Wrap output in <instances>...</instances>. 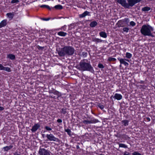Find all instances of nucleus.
Returning a JSON list of instances; mask_svg holds the SVG:
<instances>
[{
    "label": "nucleus",
    "instance_id": "nucleus-1",
    "mask_svg": "<svg viewBox=\"0 0 155 155\" xmlns=\"http://www.w3.org/2000/svg\"><path fill=\"white\" fill-rule=\"evenodd\" d=\"M74 48L71 46H65L63 48L59 49L58 53L60 57H64L66 55H71L74 53Z\"/></svg>",
    "mask_w": 155,
    "mask_h": 155
},
{
    "label": "nucleus",
    "instance_id": "nucleus-2",
    "mask_svg": "<svg viewBox=\"0 0 155 155\" xmlns=\"http://www.w3.org/2000/svg\"><path fill=\"white\" fill-rule=\"evenodd\" d=\"M78 68L83 71H87L92 73L94 72V68L90 62L87 61V60L85 59L81 61L79 63Z\"/></svg>",
    "mask_w": 155,
    "mask_h": 155
},
{
    "label": "nucleus",
    "instance_id": "nucleus-3",
    "mask_svg": "<svg viewBox=\"0 0 155 155\" xmlns=\"http://www.w3.org/2000/svg\"><path fill=\"white\" fill-rule=\"evenodd\" d=\"M125 8H129L135 4L140 2L142 0H115Z\"/></svg>",
    "mask_w": 155,
    "mask_h": 155
},
{
    "label": "nucleus",
    "instance_id": "nucleus-4",
    "mask_svg": "<svg viewBox=\"0 0 155 155\" xmlns=\"http://www.w3.org/2000/svg\"><path fill=\"white\" fill-rule=\"evenodd\" d=\"M153 30V28L148 25H144L140 29L141 34L144 36H150L154 37V35L151 33V31Z\"/></svg>",
    "mask_w": 155,
    "mask_h": 155
},
{
    "label": "nucleus",
    "instance_id": "nucleus-5",
    "mask_svg": "<svg viewBox=\"0 0 155 155\" xmlns=\"http://www.w3.org/2000/svg\"><path fill=\"white\" fill-rule=\"evenodd\" d=\"M46 137L50 141H54L58 142L59 139L58 138L55 137L52 134H47Z\"/></svg>",
    "mask_w": 155,
    "mask_h": 155
},
{
    "label": "nucleus",
    "instance_id": "nucleus-6",
    "mask_svg": "<svg viewBox=\"0 0 155 155\" xmlns=\"http://www.w3.org/2000/svg\"><path fill=\"white\" fill-rule=\"evenodd\" d=\"M39 153L40 155H50L49 151L43 148L39 149Z\"/></svg>",
    "mask_w": 155,
    "mask_h": 155
},
{
    "label": "nucleus",
    "instance_id": "nucleus-7",
    "mask_svg": "<svg viewBox=\"0 0 155 155\" xmlns=\"http://www.w3.org/2000/svg\"><path fill=\"white\" fill-rule=\"evenodd\" d=\"M117 59L119 61L120 64H124L125 66L126 67L128 66V65L129 64L125 61H129L128 59L120 58H117Z\"/></svg>",
    "mask_w": 155,
    "mask_h": 155
},
{
    "label": "nucleus",
    "instance_id": "nucleus-8",
    "mask_svg": "<svg viewBox=\"0 0 155 155\" xmlns=\"http://www.w3.org/2000/svg\"><path fill=\"white\" fill-rule=\"evenodd\" d=\"M40 127V125L39 123L35 124L31 129V130L32 133H35Z\"/></svg>",
    "mask_w": 155,
    "mask_h": 155
},
{
    "label": "nucleus",
    "instance_id": "nucleus-9",
    "mask_svg": "<svg viewBox=\"0 0 155 155\" xmlns=\"http://www.w3.org/2000/svg\"><path fill=\"white\" fill-rule=\"evenodd\" d=\"M7 20L5 19L2 20L0 23V28L6 26L7 25Z\"/></svg>",
    "mask_w": 155,
    "mask_h": 155
},
{
    "label": "nucleus",
    "instance_id": "nucleus-10",
    "mask_svg": "<svg viewBox=\"0 0 155 155\" xmlns=\"http://www.w3.org/2000/svg\"><path fill=\"white\" fill-rule=\"evenodd\" d=\"M87 15L90 16V12L86 11L81 14L79 15L80 18H83Z\"/></svg>",
    "mask_w": 155,
    "mask_h": 155
},
{
    "label": "nucleus",
    "instance_id": "nucleus-11",
    "mask_svg": "<svg viewBox=\"0 0 155 155\" xmlns=\"http://www.w3.org/2000/svg\"><path fill=\"white\" fill-rule=\"evenodd\" d=\"M114 98L117 100H120L122 98V96L120 94L116 93L114 94Z\"/></svg>",
    "mask_w": 155,
    "mask_h": 155
},
{
    "label": "nucleus",
    "instance_id": "nucleus-12",
    "mask_svg": "<svg viewBox=\"0 0 155 155\" xmlns=\"http://www.w3.org/2000/svg\"><path fill=\"white\" fill-rule=\"evenodd\" d=\"M68 109L65 107H64L61 108L60 110V113L61 114L64 115L67 113Z\"/></svg>",
    "mask_w": 155,
    "mask_h": 155
},
{
    "label": "nucleus",
    "instance_id": "nucleus-13",
    "mask_svg": "<svg viewBox=\"0 0 155 155\" xmlns=\"http://www.w3.org/2000/svg\"><path fill=\"white\" fill-rule=\"evenodd\" d=\"M7 58L9 59L13 60L15 59V56L14 54H9L7 55Z\"/></svg>",
    "mask_w": 155,
    "mask_h": 155
},
{
    "label": "nucleus",
    "instance_id": "nucleus-14",
    "mask_svg": "<svg viewBox=\"0 0 155 155\" xmlns=\"http://www.w3.org/2000/svg\"><path fill=\"white\" fill-rule=\"evenodd\" d=\"M92 41L93 42H95L96 44L98 43H100L102 42L103 41L98 38H93L92 39Z\"/></svg>",
    "mask_w": 155,
    "mask_h": 155
},
{
    "label": "nucleus",
    "instance_id": "nucleus-15",
    "mask_svg": "<svg viewBox=\"0 0 155 155\" xmlns=\"http://www.w3.org/2000/svg\"><path fill=\"white\" fill-rule=\"evenodd\" d=\"M129 120H124L121 121V123L123 124L122 126L125 127L129 125Z\"/></svg>",
    "mask_w": 155,
    "mask_h": 155
},
{
    "label": "nucleus",
    "instance_id": "nucleus-16",
    "mask_svg": "<svg viewBox=\"0 0 155 155\" xmlns=\"http://www.w3.org/2000/svg\"><path fill=\"white\" fill-rule=\"evenodd\" d=\"M13 147V146L12 145H10L9 146H6L5 147H4L3 148V149L4 151H8L9 150L12 149Z\"/></svg>",
    "mask_w": 155,
    "mask_h": 155
},
{
    "label": "nucleus",
    "instance_id": "nucleus-17",
    "mask_svg": "<svg viewBox=\"0 0 155 155\" xmlns=\"http://www.w3.org/2000/svg\"><path fill=\"white\" fill-rule=\"evenodd\" d=\"M99 35L100 37L104 38H106L107 37L106 33L104 31H102L99 32Z\"/></svg>",
    "mask_w": 155,
    "mask_h": 155
},
{
    "label": "nucleus",
    "instance_id": "nucleus-18",
    "mask_svg": "<svg viewBox=\"0 0 155 155\" xmlns=\"http://www.w3.org/2000/svg\"><path fill=\"white\" fill-rule=\"evenodd\" d=\"M6 16L10 19H12L13 18L14 16V14L13 12L8 13L6 14Z\"/></svg>",
    "mask_w": 155,
    "mask_h": 155
},
{
    "label": "nucleus",
    "instance_id": "nucleus-19",
    "mask_svg": "<svg viewBox=\"0 0 155 155\" xmlns=\"http://www.w3.org/2000/svg\"><path fill=\"white\" fill-rule=\"evenodd\" d=\"M97 24V22L95 21H92L90 23V26L91 28L95 27Z\"/></svg>",
    "mask_w": 155,
    "mask_h": 155
},
{
    "label": "nucleus",
    "instance_id": "nucleus-20",
    "mask_svg": "<svg viewBox=\"0 0 155 155\" xmlns=\"http://www.w3.org/2000/svg\"><path fill=\"white\" fill-rule=\"evenodd\" d=\"M53 94L54 95H56L58 97H61L62 96L61 93L56 90H54V92H53Z\"/></svg>",
    "mask_w": 155,
    "mask_h": 155
},
{
    "label": "nucleus",
    "instance_id": "nucleus-21",
    "mask_svg": "<svg viewBox=\"0 0 155 155\" xmlns=\"http://www.w3.org/2000/svg\"><path fill=\"white\" fill-rule=\"evenodd\" d=\"M90 120L91 124H95L99 122V121L98 119H95L94 117L91 118Z\"/></svg>",
    "mask_w": 155,
    "mask_h": 155
},
{
    "label": "nucleus",
    "instance_id": "nucleus-22",
    "mask_svg": "<svg viewBox=\"0 0 155 155\" xmlns=\"http://www.w3.org/2000/svg\"><path fill=\"white\" fill-rule=\"evenodd\" d=\"M57 34L59 36L64 37L66 35H67V33L66 32L61 31L58 32Z\"/></svg>",
    "mask_w": 155,
    "mask_h": 155
},
{
    "label": "nucleus",
    "instance_id": "nucleus-23",
    "mask_svg": "<svg viewBox=\"0 0 155 155\" xmlns=\"http://www.w3.org/2000/svg\"><path fill=\"white\" fill-rule=\"evenodd\" d=\"M64 130L70 136H71V131L70 129L69 128L66 129V128L64 127Z\"/></svg>",
    "mask_w": 155,
    "mask_h": 155
},
{
    "label": "nucleus",
    "instance_id": "nucleus-24",
    "mask_svg": "<svg viewBox=\"0 0 155 155\" xmlns=\"http://www.w3.org/2000/svg\"><path fill=\"white\" fill-rule=\"evenodd\" d=\"M151 9L150 7H145L143 8H142V11L143 12H147L148 11L150 10Z\"/></svg>",
    "mask_w": 155,
    "mask_h": 155
},
{
    "label": "nucleus",
    "instance_id": "nucleus-25",
    "mask_svg": "<svg viewBox=\"0 0 155 155\" xmlns=\"http://www.w3.org/2000/svg\"><path fill=\"white\" fill-rule=\"evenodd\" d=\"M54 8L57 10H61L63 9V7L62 5H58L55 6Z\"/></svg>",
    "mask_w": 155,
    "mask_h": 155
},
{
    "label": "nucleus",
    "instance_id": "nucleus-26",
    "mask_svg": "<svg viewBox=\"0 0 155 155\" xmlns=\"http://www.w3.org/2000/svg\"><path fill=\"white\" fill-rule=\"evenodd\" d=\"M116 59L115 58H113L112 57H108L107 61L110 62L115 61H116Z\"/></svg>",
    "mask_w": 155,
    "mask_h": 155
},
{
    "label": "nucleus",
    "instance_id": "nucleus-27",
    "mask_svg": "<svg viewBox=\"0 0 155 155\" xmlns=\"http://www.w3.org/2000/svg\"><path fill=\"white\" fill-rule=\"evenodd\" d=\"M132 57V54L129 52H127L126 54V57L128 58H130Z\"/></svg>",
    "mask_w": 155,
    "mask_h": 155
},
{
    "label": "nucleus",
    "instance_id": "nucleus-28",
    "mask_svg": "<svg viewBox=\"0 0 155 155\" xmlns=\"http://www.w3.org/2000/svg\"><path fill=\"white\" fill-rule=\"evenodd\" d=\"M49 98H53L54 99H58V100H59V97H58L57 96H54V95H53L52 94V95H50L49 96Z\"/></svg>",
    "mask_w": 155,
    "mask_h": 155
},
{
    "label": "nucleus",
    "instance_id": "nucleus-29",
    "mask_svg": "<svg viewBox=\"0 0 155 155\" xmlns=\"http://www.w3.org/2000/svg\"><path fill=\"white\" fill-rule=\"evenodd\" d=\"M45 129L46 130H45L44 132V133H45V132L48 131H51L52 130V129L48 126H45Z\"/></svg>",
    "mask_w": 155,
    "mask_h": 155
},
{
    "label": "nucleus",
    "instance_id": "nucleus-30",
    "mask_svg": "<svg viewBox=\"0 0 155 155\" xmlns=\"http://www.w3.org/2000/svg\"><path fill=\"white\" fill-rule=\"evenodd\" d=\"M119 147H123L124 148H127V145H126L124 144L123 143H119Z\"/></svg>",
    "mask_w": 155,
    "mask_h": 155
},
{
    "label": "nucleus",
    "instance_id": "nucleus-31",
    "mask_svg": "<svg viewBox=\"0 0 155 155\" xmlns=\"http://www.w3.org/2000/svg\"><path fill=\"white\" fill-rule=\"evenodd\" d=\"M3 70L8 72H10L11 71L10 68L8 67H5Z\"/></svg>",
    "mask_w": 155,
    "mask_h": 155
},
{
    "label": "nucleus",
    "instance_id": "nucleus-32",
    "mask_svg": "<svg viewBox=\"0 0 155 155\" xmlns=\"http://www.w3.org/2000/svg\"><path fill=\"white\" fill-rule=\"evenodd\" d=\"M129 19L128 18H125L123 20V22L127 24L129 22Z\"/></svg>",
    "mask_w": 155,
    "mask_h": 155
},
{
    "label": "nucleus",
    "instance_id": "nucleus-33",
    "mask_svg": "<svg viewBox=\"0 0 155 155\" xmlns=\"http://www.w3.org/2000/svg\"><path fill=\"white\" fill-rule=\"evenodd\" d=\"M83 123L85 124H91L90 120H84L83 121Z\"/></svg>",
    "mask_w": 155,
    "mask_h": 155
},
{
    "label": "nucleus",
    "instance_id": "nucleus-34",
    "mask_svg": "<svg viewBox=\"0 0 155 155\" xmlns=\"http://www.w3.org/2000/svg\"><path fill=\"white\" fill-rule=\"evenodd\" d=\"M97 67L101 69H103L104 68V66L101 63H99L97 65Z\"/></svg>",
    "mask_w": 155,
    "mask_h": 155
},
{
    "label": "nucleus",
    "instance_id": "nucleus-35",
    "mask_svg": "<svg viewBox=\"0 0 155 155\" xmlns=\"http://www.w3.org/2000/svg\"><path fill=\"white\" fill-rule=\"evenodd\" d=\"M97 106L101 110H103L104 108L103 105L101 103L98 104L97 105Z\"/></svg>",
    "mask_w": 155,
    "mask_h": 155
},
{
    "label": "nucleus",
    "instance_id": "nucleus-36",
    "mask_svg": "<svg viewBox=\"0 0 155 155\" xmlns=\"http://www.w3.org/2000/svg\"><path fill=\"white\" fill-rule=\"evenodd\" d=\"M37 48L39 50H41V51L43 50L44 49V47L38 45L37 46Z\"/></svg>",
    "mask_w": 155,
    "mask_h": 155
},
{
    "label": "nucleus",
    "instance_id": "nucleus-37",
    "mask_svg": "<svg viewBox=\"0 0 155 155\" xmlns=\"http://www.w3.org/2000/svg\"><path fill=\"white\" fill-rule=\"evenodd\" d=\"M129 29V28L127 27H125L123 29V30L124 32H128Z\"/></svg>",
    "mask_w": 155,
    "mask_h": 155
},
{
    "label": "nucleus",
    "instance_id": "nucleus-38",
    "mask_svg": "<svg viewBox=\"0 0 155 155\" xmlns=\"http://www.w3.org/2000/svg\"><path fill=\"white\" fill-rule=\"evenodd\" d=\"M67 29V26L66 25H64L63 26H62L61 29V30H62L64 31H66Z\"/></svg>",
    "mask_w": 155,
    "mask_h": 155
},
{
    "label": "nucleus",
    "instance_id": "nucleus-39",
    "mask_svg": "<svg viewBox=\"0 0 155 155\" xmlns=\"http://www.w3.org/2000/svg\"><path fill=\"white\" fill-rule=\"evenodd\" d=\"M132 155H142L137 151H135L132 153Z\"/></svg>",
    "mask_w": 155,
    "mask_h": 155
},
{
    "label": "nucleus",
    "instance_id": "nucleus-40",
    "mask_svg": "<svg viewBox=\"0 0 155 155\" xmlns=\"http://www.w3.org/2000/svg\"><path fill=\"white\" fill-rule=\"evenodd\" d=\"M57 122L59 123V125H61L62 124V120L61 119H58L57 120Z\"/></svg>",
    "mask_w": 155,
    "mask_h": 155
},
{
    "label": "nucleus",
    "instance_id": "nucleus-41",
    "mask_svg": "<svg viewBox=\"0 0 155 155\" xmlns=\"http://www.w3.org/2000/svg\"><path fill=\"white\" fill-rule=\"evenodd\" d=\"M136 23L134 21H132L130 22V25L132 26H134L136 25Z\"/></svg>",
    "mask_w": 155,
    "mask_h": 155
},
{
    "label": "nucleus",
    "instance_id": "nucleus-42",
    "mask_svg": "<svg viewBox=\"0 0 155 155\" xmlns=\"http://www.w3.org/2000/svg\"><path fill=\"white\" fill-rule=\"evenodd\" d=\"M19 2V0H12L11 1V3L14 4L15 3H17Z\"/></svg>",
    "mask_w": 155,
    "mask_h": 155
},
{
    "label": "nucleus",
    "instance_id": "nucleus-43",
    "mask_svg": "<svg viewBox=\"0 0 155 155\" xmlns=\"http://www.w3.org/2000/svg\"><path fill=\"white\" fill-rule=\"evenodd\" d=\"M144 120L146 122H149L150 121V119L149 117H147L144 118Z\"/></svg>",
    "mask_w": 155,
    "mask_h": 155
},
{
    "label": "nucleus",
    "instance_id": "nucleus-44",
    "mask_svg": "<svg viewBox=\"0 0 155 155\" xmlns=\"http://www.w3.org/2000/svg\"><path fill=\"white\" fill-rule=\"evenodd\" d=\"M82 55L84 57H86L87 55V52H83L82 53Z\"/></svg>",
    "mask_w": 155,
    "mask_h": 155
},
{
    "label": "nucleus",
    "instance_id": "nucleus-45",
    "mask_svg": "<svg viewBox=\"0 0 155 155\" xmlns=\"http://www.w3.org/2000/svg\"><path fill=\"white\" fill-rule=\"evenodd\" d=\"M13 155H21L20 152L18 151L15 152L14 153Z\"/></svg>",
    "mask_w": 155,
    "mask_h": 155
},
{
    "label": "nucleus",
    "instance_id": "nucleus-46",
    "mask_svg": "<svg viewBox=\"0 0 155 155\" xmlns=\"http://www.w3.org/2000/svg\"><path fill=\"white\" fill-rule=\"evenodd\" d=\"M130 153L127 151H125L124 152L123 155H130Z\"/></svg>",
    "mask_w": 155,
    "mask_h": 155
},
{
    "label": "nucleus",
    "instance_id": "nucleus-47",
    "mask_svg": "<svg viewBox=\"0 0 155 155\" xmlns=\"http://www.w3.org/2000/svg\"><path fill=\"white\" fill-rule=\"evenodd\" d=\"M4 67L2 64H0V70H4Z\"/></svg>",
    "mask_w": 155,
    "mask_h": 155
},
{
    "label": "nucleus",
    "instance_id": "nucleus-48",
    "mask_svg": "<svg viewBox=\"0 0 155 155\" xmlns=\"http://www.w3.org/2000/svg\"><path fill=\"white\" fill-rule=\"evenodd\" d=\"M47 6V5H41L40 6V7L41 8H46Z\"/></svg>",
    "mask_w": 155,
    "mask_h": 155
},
{
    "label": "nucleus",
    "instance_id": "nucleus-49",
    "mask_svg": "<svg viewBox=\"0 0 155 155\" xmlns=\"http://www.w3.org/2000/svg\"><path fill=\"white\" fill-rule=\"evenodd\" d=\"M138 83L141 84H143L144 83V81H143L140 80V81L138 82Z\"/></svg>",
    "mask_w": 155,
    "mask_h": 155
},
{
    "label": "nucleus",
    "instance_id": "nucleus-50",
    "mask_svg": "<svg viewBox=\"0 0 155 155\" xmlns=\"http://www.w3.org/2000/svg\"><path fill=\"white\" fill-rule=\"evenodd\" d=\"M55 90H49V92L50 93H52L53 94V92H54V91Z\"/></svg>",
    "mask_w": 155,
    "mask_h": 155
},
{
    "label": "nucleus",
    "instance_id": "nucleus-51",
    "mask_svg": "<svg viewBox=\"0 0 155 155\" xmlns=\"http://www.w3.org/2000/svg\"><path fill=\"white\" fill-rule=\"evenodd\" d=\"M4 109V107L1 106H0V110L2 111Z\"/></svg>",
    "mask_w": 155,
    "mask_h": 155
},
{
    "label": "nucleus",
    "instance_id": "nucleus-52",
    "mask_svg": "<svg viewBox=\"0 0 155 155\" xmlns=\"http://www.w3.org/2000/svg\"><path fill=\"white\" fill-rule=\"evenodd\" d=\"M46 8H47L49 10H51V8L50 7V6L48 5H47V6H46Z\"/></svg>",
    "mask_w": 155,
    "mask_h": 155
},
{
    "label": "nucleus",
    "instance_id": "nucleus-53",
    "mask_svg": "<svg viewBox=\"0 0 155 155\" xmlns=\"http://www.w3.org/2000/svg\"><path fill=\"white\" fill-rule=\"evenodd\" d=\"M76 148L77 149H79L80 148V147L78 144H77L76 145Z\"/></svg>",
    "mask_w": 155,
    "mask_h": 155
},
{
    "label": "nucleus",
    "instance_id": "nucleus-54",
    "mask_svg": "<svg viewBox=\"0 0 155 155\" xmlns=\"http://www.w3.org/2000/svg\"><path fill=\"white\" fill-rule=\"evenodd\" d=\"M41 135H42V136L43 137H45V134H41Z\"/></svg>",
    "mask_w": 155,
    "mask_h": 155
},
{
    "label": "nucleus",
    "instance_id": "nucleus-55",
    "mask_svg": "<svg viewBox=\"0 0 155 155\" xmlns=\"http://www.w3.org/2000/svg\"><path fill=\"white\" fill-rule=\"evenodd\" d=\"M121 21V20H119V21H118V23H119Z\"/></svg>",
    "mask_w": 155,
    "mask_h": 155
},
{
    "label": "nucleus",
    "instance_id": "nucleus-56",
    "mask_svg": "<svg viewBox=\"0 0 155 155\" xmlns=\"http://www.w3.org/2000/svg\"><path fill=\"white\" fill-rule=\"evenodd\" d=\"M45 20L46 21H48L49 20V19H45Z\"/></svg>",
    "mask_w": 155,
    "mask_h": 155
},
{
    "label": "nucleus",
    "instance_id": "nucleus-57",
    "mask_svg": "<svg viewBox=\"0 0 155 155\" xmlns=\"http://www.w3.org/2000/svg\"><path fill=\"white\" fill-rule=\"evenodd\" d=\"M154 19H155V16L154 17Z\"/></svg>",
    "mask_w": 155,
    "mask_h": 155
}]
</instances>
